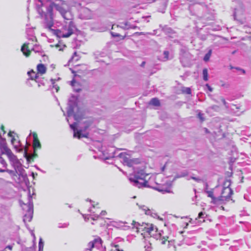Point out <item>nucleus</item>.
<instances>
[{
  "label": "nucleus",
  "mask_w": 251,
  "mask_h": 251,
  "mask_svg": "<svg viewBox=\"0 0 251 251\" xmlns=\"http://www.w3.org/2000/svg\"><path fill=\"white\" fill-rule=\"evenodd\" d=\"M93 241L95 243L96 247H99L101 246L102 242V240L100 238L95 239Z\"/></svg>",
  "instance_id": "nucleus-32"
},
{
  "label": "nucleus",
  "mask_w": 251,
  "mask_h": 251,
  "mask_svg": "<svg viewBox=\"0 0 251 251\" xmlns=\"http://www.w3.org/2000/svg\"><path fill=\"white\" fill-rule=\"evenodd\" d=\"M132 225L134 226H136V228L137 229H141V228H144V226H149L148 224L143 223V222L142 224H140L138 222H136L134 221H132Z\"/></svg>",
  "instance_id": "nucleus-27"
},
{
  "label": "nucleus",
  "mask_w": 251,
  "mask_h": 251,
  "mask_svg": "<svg viewBox=\"0 0 251 251\" xmlns=\"http://www.w3.org/2000/svg\"><path fill=\"white\" fill-rule=\"evenodd\" d=\"M99 217V215H94L93 217H92L91 218L93 220H96L98 219V218Z\"/></svg>",
  "instance_id": "nucleus-57"
},
{
  "label": "nucleus",
  "mask_w": 251,
  "mask_h": 251,
  "mask_svg": "<svg viewBox=\"0 0 251 251\" xmlns=\"http://www.w3.org/2000/svg\"><path fill=\"white\" fill-rule=\"evenodd\" d=\"M235 69L241 71L244 74H245V71L244 70L242 69L239 68H238V67L235 68Z\"/></svg>",
  "instance_id": "nucleus-60"
},
{
  "label": "nucleus",
  "mask_w": 251,
  "mask_h": 251,
  "mask_svg": "<svg viewBox=\"0 0 251 251\" xmlns=\"http://www.w3.org/2000/svg\"><path fill=\"white\" fill-rule=\"evenodd\" d=\"M119 156L120 158H123V163L126 164L128 167H132L134 164H137L139 162L138 159H131L129 157L125 155L123 153H120Z\"/></svg>",
  "instance_id": "nucleus-10"
},
{
  "label": "nucleus",
  "mask_w": 251,
  "mask_h": 251,
  "mask_svg": "<svg viewBox=\"0 0 251 251\" xmlns=\"http://www.w3.org/2000/svg\"><path fill=\"white\" fill-rule=\"evenodd\" d=\"M145 251H151V244L149 243L145 246Z\"/></svg>",
  "instance_id": "nucleus-45"
},
{
  "label": "nucleus",
  "mask_w": 251,
  "mask_h": 251,
  "mask_svg": "<svg viewBox=\"0 0 251 251\" xmlns=\"http://www.w3.org/2000/svg\"><path fill=\"white\" fill-rule=\"evenodd\" d=\"M167 2L168 0H164V1L162 3V7L158 8V10L159 12H161L162 13L165 12V10L167 5Z\"/></svg>",
  "instance_id": "nucleus-31"
},
{
  "label": "nucleus",
  "mask_w": 251,
  "mask_h": 251,
  "mask_svg": "<svg viewBox=\"0 0 251 251\" xmlns=\"http://www.w3.org/2000/svg\"><path fill=\"white\" fill-rule=\"evenodd\" d=\"M24 156L26 158L27 161L29 162L30 159H33L34 158H36L38 156L37 154L34 150V153L32 154H30L27 153V150L25 149L24 151Z\"/></svg>",
  "instance_id": "nucleus-19"
},
{
  "label": "nucleus",
  "mask_w": 251,
  "mask_h": 251,
  "mask_svg": "<svg viewBox=\"0 0 251 251\" xmlns=\"http://www.w3.org/2000/svg\"><path fill=\"white\" fill-rule=\"evenodd\" d=\"M182 93H185V94H191V90L189 87H183L182 88Z\"/></svg>",
  "instance_id": "nucleus-36"
},
{
  "label": "nucleus",
  "mask_w": 251,
  "mask_h": 251,
  "mask_svg": "<svg viewBox=\"0 0 251 251\" xmlns=\"http://www.w3.org/2000/svg\"><path fill=\"white\" fill-rule=\"evenodd\" d=\"M230 181L226 180L224 183V187L222 191L221 195L219 196V201H228L233 194L232 190L229 187Z\"/></svg>",
  "instance_id": "nucleus-6"
},
{
  "label": "nucleus",
  "mask_w": 251,
  "mask_h": 251,
  "mask_svg": "<svg viewBox=\"0 0 251 251\" xmlns=\"http://www.w3.org/2000/svg\"><path fill=\"white\" fill-rule=\"evenodd\" d=\"M141 229L142 230H145L147 232L151 234V231L154 230V226L152 224H149V226H146L144 228H141Z\"/></svg>",
  "instance_id": "nucleus-29"
},
{
  "label": "nucleus",
  "mask_w": 251,
  "mask_h": 251,
  "mask_svg": "<svg viewBox=\"0 0 251 251\" xmlns=\"http://www.w3.org/2000/svg\"><path fill=\"white\" fill-rule=\"evenodd\" d=\"M28 45L29 43H25L21 48L22 51L26 57L28 56L31 53V50L29 49Z\"/></svg>",
  "instance_id": "nucleus-20"
},
{
  "label": "nucleus",
  "mask_w": 251,
  "mask_h": 251,
  "mask_svg": "<svg viewBox=\"0 0 251 251\" xmlns=\"http://www.w3.org/2000/svg\"><path fill=\"white\" fill-rule=\"evenodd\" d=\"M10 149L7 146L6 139L2 137L0 133V155H2L5 154V152L9 150Z\"/></svg>",
  "instance_id": "nucleus-15"
},
{
  "label": "nucleus",
  "mask_w": 251,
  "mask_h": 251,
  "mask_svg": "<svg viewBox=\"0 0 251 251\" xmlns=\"http://www.w3.org/2000/svg\"><path fill=\"white\" fill-rule=\"evenodd\" d=\"M211 108L215 111H218L219 110V107L218 105H214L211 106Z\"/></svg>",
  "instance_id": "nucleus-48"
},
{
  "label": "nucleus",
  "mask_w": 251,
  "mask_h": 251,
  "mask_svg": "<svg viewBox=\"0 0 251 251\" xmlns=\"http://www.w3.org/2000/svg\"><path fill=\"white\" fill-rule=\"evenodd\" d=\"M233 17H234V20H237V17H236V11H234V12Z\"/></svg>",
  "instance_id": "nucleus-62"
},
{
  "label": "nucleus",
  "mask_w": 251,
  "mask_h": 251,
  "mask_svg": "<svg viewBox=\"0 0 251 251\" xmlns=\"http://www.w3.org/2000/svg\"><path fill=\"white\" fill-rule=\"evenodd\" d=\"M33 211H31V210L29 212L25 213L24 214V219H23L24 222H25V221L30 222L33 217Z\"/></svg>",
  "instance_id": "nucleus-22"
},
{
  "label": "nucleus",
  "mask_w": 251,
  "mask_h": 251,
  "mask_svg": "<svg viewBox=\"0 0 251 251\" xmlns=\"http://www.w3.org/2000/svg\"><path fill=\"white\" fill-rule=\"evenodd\" d=\"M89 245L91 246V247L92 248H94V247H96V245H95V243L94 242V241L90 242L89 243Z\"/></svg>",
  "instance_id": "nucleus-56"
},
{
  "label": "nucleus",
  "mask_w": 251,
  "mask_h": 251,
  "mask_svg": "<svg viewBox=\"0 0 251 251\" xmlns=\"http://www.w3.org/2000/svg\"><path fill=\"white\" fill-rule=\"evenodd\" d=\"M4 154H6L11 164H12L18 159L17 156L12 153L10 149L9 150H8V151H7L6 152H5Z\"/></svg>",
  "instance_id": "nucleus-18"
},
{
  "label": "nucleus",
  "mask_w": 251,
  "mask_h": 251,
  "mask_svg": "<svg viewBox=\"0 0 251 251\" xmlns=\"http://www.w3.org/2000/svg\"><path fill=\"white\" fill-rule=\"evenodd\" d=\"M6 172L8 173L11 176H16V174L18 175L19 172L18 171H16V170H10L9 169H6Z\"/></svg>",
  "instance_id": "nucleus-37"
},
{
  "label": "nucleus",
  "mask_w": 251,
  "mask_h": 251,
  "mask_svg": "<svg viewBox=\"0 0 251 251\" xmlns=\"http://www.w3.org/2000/svg\"><path fill=\"white\" fill-rule=\"evenodd\" d=\"M188 175V172L187 170H183V171L180 172V173H179L178 174H176L175 176L174 180H175L178 178L185 177L186 176H187Z\"/></svg>",
  "instance_id": "nucleus-28"
},
{
  "label": "nucleus",
  "mask_w": 251,
  "mask_h": 251,
  "mask_svg": "<svg viewBox=\"0 0 251 251\" xmlns=\"http://www.w3.org/2000/svg\"><path fill=\"white\" fill-rule=\"evenodd\" d=\"M51 27L48 28L59 38L69 37L76 30L75 24L71 21H70L68 26H63L62 30L53 29Z\"/></svg>",
  "instance_id": "nucleus-5"
},
{
  "label": "nucleus",
  "mask_w": 251,
  "mask_h": 251,
  "mask_svg": "<svg viewBox=\"0 0 251 251\" xmlns=\"http://www.w3.org/2000/svg\"><path fill=\"white\" fill-rule=\"evenodd\" d=\"M124 24V23L123 24ZM121 27L124 29H127V26H126L125 25H124L123 26H122Z\"/></svg>",
  "instance_id": "nucleus-63"
},
{
  "label": "nucleus",
  "mask_w": 251,
  "mask_h": 251,
  "mask_svg": "<svg viewBox=\"0 0 251 251\" xmlns=\"http://www.w3.org/2000/svg\"><path fill=\"white\" fill-rule=\"evenodd\" d=\"M210 56H211L209 55V54L206 53V54L204 56L203 60L205 62L208 61L209 60Z\"/></svg>",
  "instance_id": "nucleus-46"
},
{
  "label": "nucleus",
  "mask_w": 251,
  "mask_h": 251,
  "mask_svg": "<svg viewBox=\"0 0 251 251\" xmlns=\"http://www.w3.org/2000/svg\"><path fill=\"white\" fill-rule=\"evenodd\" d=\"M205 192L207 194V196L212 199V202L214 204H216L219 201V197H216L213 195V190H205Z\"/></svg>",
  "instance_id": "nucleus-16"
},
{
  "label": "nucleus",
  "mask_w": 251,
  "mask_h": 251,
  "mask_svg": "<svg viewBox=\"0 0 251 251\" xmlns=\"http://www.w3.org/2000/svg\"><path fill=\"white\" fill-rule=\"evenodd\" d=\"M106 213H107L105 211L103 210L100 212V215L102 216H104V215H106Z\"/></svg>",
  "instance_id": "nucleus-61"
},
{
  "label": "nucleus",
  "mask_w": 251,
  "mask_h": 251,
  "mask_svg": "<svg viewBox=\"0 0 251 251\" xmlns=\"http://www.w3.org/2000/svg\"><path fill=\"white\" fill-rule=\"evenodd\" d=\"M33 145L34 150H35V151H36L37 149H40L41 148V145L39 140L38 139L37 134L36 133H34L33 134Z\"/></svg>",
  "instance_id": "nucleus-17"
},
{
  "label": "nucleus",
  "mask_w": 251,
  "mask_h": 251,
  "mask_svg": "<svg viewBox=\"0 0 251 251\" xmlns=\"http://www.w3.org/2000/svg\"><path fill=\"white\" fill-rule=\"evenodd\" d=\"M14 169L19 172L18 175L21 176L24 180L27 179L26 174L25 173V170L22 168V164L18 159L11 164Z\"/></svg>",
  "instance_id": "nucleus-9"
},
{
  "label": "nucleus",
  "mask_w": 251,
  "mask_h": 251,
  "mask_svg": "<svg viewBox=\"0 0 251 251\" xmlns=\"http://www.w3.org/2000/svg\"><path fill=\"white\" fill-rule=\"evenodd\" d=\"M27 39L29 40L32 41H33L34 39L35 40H36V37L33 35H28Z\"/></svg>",
  "instance_id": "nucleus-51"
},
{
  "label": "nucleus",
  "mask_w": 251,
  "mask_h": 251,
  "mask_svg": "<svg viewBox=\"0 0 251 251\" xmlns=\"http://www.w3.org/2000/svg\"><path fill=\"white\" fill-rule=\"evenodd\" d=\"M23 209L26 212V213L29 212L30 210L33 211V203L32 201V198L30 195V192L28 197V201L27 203H23V205L21 204Z\"/></svg>",
  "instance_id": "nucleus-13"
},
{
  "label": "nucleus",
  "mask_w": 251,
  "mask_h": 251,
  "mask_svg": "<svg viewBox=\"0 0 251 251\" xmlns=\"http://www.w3.org/2000/svg\"><path fill=\"white\" fill-rule=\"evenodd\" d=\"M150 104L155 106H158L160 105V101L157 98H154L151 99Z\"/></svg>",
  "instance_id": "nucleus-30"
},
{
  "label": "nucleus",
  "mask_w": 251,
  "mask_h": 251,
  "mask_svg": "<svg viewBox=\"0 0 251 251\" xmlns=\"http://www.w3.org/2000/svg\"><path fill=\"white\" fill-rule=\"evenodd\" d=\"M205 214L204 212H201L199 213L198 218L202 219L204 218V215Z\"/></svg>",
  "instance_id": "nucleus-50"
},
{
  "label": "nucleus",
  "mask_w": 251,
  "mask_h": 251,
  "mask_svg": "<svg viewBox=\"0 0 251 251\" xmlns=\"http://www.w3.org/2000/svg\"><path fill=\"white\" fill-rule=\"evenodd\" d=\"M133 174L130 176L129 179L133 185L139 188L143 187H150L148 185V181L145 179L148 174H146L145 171L142 170H136L134 169Z\"/></svg>",
  "instance_id": "nucleus-3"
},
{
  "label": "nucleus",
  "mask_w": 251,
  "mask_h": 251,
  "mask_svg": "<svg viewBox=\"0 0 251 251\" xmlns=\"http://www.w3.org/2000/svg\"><path fill=\"white\" fill-rule=\"evenodd\" d=\"M205 86L210 92H212L213 91V88L208 84H206Z\"/></svg>",
  "instance_id": "nucleus-53"
},
{
  "label": "nucleus",
  "mask_w": 251,
  "mask_h": 251,
  "mask_svg": "<svg viewBox=\"0 0 251 251\" xmlns=\"http://www.w3.org/2000/svg\"><path fill=\"white\" fill-rule=\"evenodd\" d=\"M190 178H191V179H193V180H195V181H196L197 182H201L202 180L201 178H198V177H195V176H191L190 177Z\"/></svg>",
  "instance_id": "nucleus-52"
},
{
  "label": "nucleus",
  "mask_w": 251,
  "mask_h": 251,
  "mask_svg": "<svg viewBox=\"0 0 251 251\" xmlns=\"http://www.w3.org/2000/svg\"><path fill=\"white\" fill-rule=\"evenodd\" d=\"M189 10L192 15H196L199 17L198 21L196 22V27L201 29L202 27L210 25L211 22L209 21L213 20V17L211 16L209 19V17L201 16V12L205 9L203 5L200 3H196L188 6Z\"/></svg>",
  "instance_id": "nucleus-2"
},
{
  "label": "nucleus",
  "mask_w": 251,
  "mask_h": 251,
  "mask_svg": "<svg viewBox=\"0 0 251 251\" xmlns=\"http://www.w3.org/2000/svg\"><path fill=\"white\" fill-rule=\"evenodd\" d=\"M147 207L145 206L144 205L143 206V210L145 211V214L146 215H151L152 217H154L153 215H152V213L151 212V211L149 209H146Z\"/></svg>",
  "instance_id": "nucleus-38"
},
{
  "label": "nucleus",
  "mask_w": 251,
  "mask_h": 251,
  "mask_svg": "<svg viewBox=\"0 0 251 251\" xmlns=\"http://www.w3.org/2000/svg\"><path fill=\"white\" fill-rule=\"evenodd\" d=\"M36 82H37L38 83V87H40L41 85H43V86L45 85V83H44L43 80H42L40 78H39L38 80H36Z\"/></svg>",
  "instance_id": "nucleus-42"
},
{
  "label": "nucleus",
  "mask_w": 251,
  "mask_h": 251,
  "mask_svg": "<svg viewBox=\"0 0 251 251\" xmlns=\"http://www.w3.org/2000/svg\"><path fill=\"white\" fill-rule=\"evenodd\" d=\"M12 133H15L14 131H10L8 132V136H9V137H11V138H12V137H14L13 135H12Z\"/></svg>",
  "instance_id": "nucleus-58"
},
{
  "label": "nucleus",
  "mask_w": 251,
  "mask_h": 251,
  "mask_svg": "<svg viewBox=\"0 0 251 251\" xmlns=\"http://www.w3.org/2000/svg\"><path fill=\"white\" fill-rule=\"evenodd\" d=\"M39 2L41 3V5H37V9L38 13L40 14L41 17L44 20V17H43V15L46 14L45 11H46V8L48 6H49L51 3L53 2H50L49 3H44V0H38Z\"/></svg>",
  "instance_id": "nucleus-12"
},
{
  "label": "nucleus",
  "mask_w": 251,
  "mask_h": 251,
  "mask_svg": "<svg viewBox=\"0 0 251 251\" xmlns=\"http://www.w3.org/2000/svg\"><path fill=\"white\" fill-rule=\"evenodd\" d=\"M124 25H126V26H127V29H136L138 27L136 25H132L131 24H130L128 22H125L124 23Z\"/></svg>",
  "instance_id": "nucleus-39"
},
{
  "label": "nucleus",
  "mask_w": 251,
  "mask_h": 251,
  "mask_svg": "<svg viewBox=\"0 0 251 251\" xmlns=\"http://www.w3.org/2000/svg\"><path fill=\"white\" fill-rule=\"evenodd\" d=\"M198 117L200 119L201 122L204 121V118L203 117V114L199 112L198 114Z\"/></svg>",
  "instance_id": "nucleus-43"
},
{
  "label": "nucleus",
  "mask_w": 251,
  "mask_h": 251,
  "mask_svg": "<svg viewBox=\"0 0 251 251\" xmlns=\"http://www.w3.org/2000/svg\"><path fill=\"white\" fill-rule=\"evenodd\" d=\"M76 125L77 123L76 122L70 125V128L74 131V137L78 139L83 137L87 138L89 134L88 133H82L81 129L77 130L76 128Z\"/></svg>",
  "instance_id": "nucleus-11"
},
{
  "label": "nucleus",
  "mask_w": 251,
  "mask_h": 251,
  "mask_svg": "<svg viewBox=\"0 0 251 251\" xmlns=\"http://www.w3.org/2000/svg\"><path fill=\"white\" fill-rule=\"evenodd\" d=\"M111 35L113 37H120L121 36V35L118 34V33H114V32H111Z\"/></svg>",
  "instance_id": "nucleus-54"
},
{
  "label": "nucleus",
  "mask_w": 251,
  "mask_h": 251,
  "mask_svg": "<svg viewBox=\"0 0 251 251\" xmlns=\"http://www.w3.org/2000/svg\"><path fill=\"white\" fill-rule=\"evenodd\" d=\"M78 11L79 18L81 19H89L92 17V11L88 8L81 6L80 3H78Z\"/></svg>",
  "instance_id": "nucleus-8"
},
{
  "label": "nucleus",
  "mask_w": 251,
  "mask_h": 251,
  "mask_svg": "<svg viewBox=\"0 0 251 251\" xmlns=\"http://www.w3.org/2000/svg\"><path fill=\"white\" fill-rule=\"evenodd\" d=\"M221 100H222V102L223 103L224 105L226 107H227V103L226 102V100H225L224 99L222 98V99H221Z\"/></svg>",
  "instance_id": "nucleus-55"
},
{
  "label": "nucleus",
  "mask_w": 251,
  "mask_h": 251,
  "mask_svg": "<svg viewBox=\"0 0 251 251\" xmlns=\"http://www.w3.org/2000/svg\"><path fill=\"white\" fill-rule=\"evenodd\" d=\"M31 50L35 52L40 53V54L45 58H48V57L45 54H42L43 51H42L41 47L39 45H35L31 49Z\"/></svg>",
  "instance_id": "nucleus-23"
},
{
  "label": "nucleus",
  "mask_w": 251,
  "mask_h": 251,
  "mask_svg": "<svg viewBox=\"0 0 251 251\" xmlns=\"http://www.w3.org/2000/svg\"><path fill=\"white\" fill-rule=\"evenodd\" d=\"M68 105L67 116L70 117L73 115L75 120L76 121L81 120L83 115L78 107L76 99L74 96L69 100Z\"/></svg>",
  "instance_id": "nucleus-4"
},
{
  "label": "nucleus",
  "mask_w": 251,
  "mask_h": 251,
  "mask_svg": "<svg viewBox=\"0 0 251 251\" xmlns=\"http://www.w3.org/2000/svg\"><path fill=\"white\" fill-rule=\"evenodd\" d=\"M155 189L158 191L162 193L163 194L171 192L169 187H167L163 185H159L156 187Z\"/></svg>",
  "instance_id": "nucleus-21"
},
{
  "label": "nucleus",
  "mask_w": 251,
  "mask_h": 251,
  "mask_svg": "<svg viewBox=\"0 0 251 251\" xmlns=\"http://www.w3.org/2000/svg\"><path fill=\"white\" fill-rule=\"evenodd\" d=\"M53 8L58 11L65 20L69 21L73 19V15L70 11L64 9L59 5L52 3L49 6L46 8V11L45 12L46 14L43 15L44 17V25L46 28H50L54 25Z\"/></svg>",
  "instance_id": "nucleus-1"
},
{
  "label": "nucleus",
  "mask_w": 251,
  "mask_h": 251,
  "mask_svg": "<svg viewBox=\"0 0 251 251\" xmlns=\"http://www.w3.org/2000/svg\"><path fill=\"white\" fill-rule=\"evenodd\" d=\"M75 91L76 92H79L81 91V89L80 88H75Z\"/></svg>",
  "instance_id": "nucleus-64"
},
{
  "label": "nucleus",
  "mask_w": 251,
  "mask_h": 251,
  "mask_svg": "<svg viewBox=\"0 0 251 251\" xmlns=\"http://www.w3.org/2000/svg\"><path fill=\"white\" fill-rule=\"evenodd\" d=\"M163 54L164 55V58H166V59H168V57H169V52L167 50H165L164 51Z\"/></svg>",
  "instance_id": "nucleus-49"
},
{
  "label": "nucleus",
  "mask_w": 251,
  "mask_h": 251,
  "mask_svg": "<svg viewBox=\"0 0 251 251\" xmlns=\"http://www.w3.org/2000/svg\"><path fill=\"white\" fill-rule=\"evenodd\" d=\"M37 70L38 73L41 75L44 74L46 72V67L43 64H39L37 66Z\"/></svg>",
  "instance_id": "nucleus-25"
},
{
  "label": "nucleus",
  "mask_w": 251,
  "mask_h": 251,
  "mask_svg": "<svg viewBox=\"0 0 251 251\" xmlns=\"http://www.w3.org/2000/svg\"><path fill=\"white\" fill-rule=\"evenodd\" d=\"M76 83V82L75 81V79H73L72 81H71V85L73 86H75V84Z\"/></svg>",
  "instance_id": "nucleus-59"
},
{
  "label": "nucleus",
  "mask_w": 251,
  "mask_h": 251,
  "mask_svg": "<svg viewBox=\"0 0 251 251\" xmlns=\"http://www.w3.org/2000/svg\"><path fill=\"white\" fill-rule=\"evenodd\" d=\"M108 150V151H112V153L109 154L108 156L106 157V159H108L109 158L114 157L115 156V151L114 149L113 148H110Z\"/></svg>",
  "instance_id": "nucleus-34"
},
{
  "label": "nucleus",
  "mask_w": 251,
  "mask_h": 251,
  "mask_svg": "<svg viewBox=\"0 0 251 251\" xmlns=\"http://www.w3.org/2000/svg\"><path fill=\"white\" fill-rule=\"evenodd\" d=\"M69 224L64 223V224H58V228H66L68 226Z\"/></svg>",
  "instance_id": "nucleus-44"
},
{
  "label": "nucleus",
  "mask_w": 251,
  "mask_h": 251,
  "mask_svg": "<svg viewBox=\"0 0 251 251\" xmlns=\"http://www.w3.org/2000/svg\"><path fill=\"white\" fill-rule=\"evenodd\" d=\"M203 79L206 81L208 80V71L207 69L205 68L202 71Z\"/></svg>",
  "instance_id": "nucleus-33"
},
{
  "label": "nucleus",
  "mask_w": 251,
  "mask_h": 251,
  "mask_svg": "<svg viewBox=\"0 0 251 251\" xmlns=\"http://www.w3.org/2000/svg\"><path fill=\"white\" fill-rule=\"evenodd\" d=\"M159 26L162 28V30L164 32V33L169 37L171 38H175L177 36L176 32L171 27L168 25L162 26L161 25Z\"/></svg>",
  "instance_id": "nucleus-14"
},
{
  "label": "nucleus",
  "mask_w": 251,
  "mask_h": 251,
  "mask_svg": "<svg viewBox=\"0 0 251 251\" xmlns=\"http://www.w3.org/2000/svg\"><path fill=\"white\" fill-rule=\"evenodd\" d=\"M50 81L51 82V84L52 85V87L54 88L55 89L56 92H58V91L59 90V87L58 85L55 84V79L51 78Z\"/></svg>",
  "instance_id": "nucleus-35"
},
{
  "label": "nucleus",
  "mask_w": 251,
  "mask_h": 251,
  "mask_svg": "<svg viewBox=\"0 0 251 251\" xmlns=\"http://www.w3.org/2000/svg\"><path fill=\"white\" fill-rule=\"evenodd\" d=\"M16 141V139L14 137H12V139H11V144L14 146V148L16 150V151L18 152H22L23 151V148H19L18 147V146L20 145V146H21V143H20V141H19L18 142V145H14V143H15V141Z\"/></svg>",
  "instance_id": "nucleus-26"
},
{
  "label": "nucleus",
  "mask_w": 251,
  "mask_h": 251,
  "mask_svg": "<svg viewBox=\"0 0 251 251\" xmlns=\"http://www.w3.org/2000/svg\"><path fill=\"white\" fill-rule=\"evenodd\" d=\"M2 155H0V163L1 165H2L3 167H7V163L5 160L3 159V158L1 156Z\"/></svg>",
  "instance_id": "nucleus-41"
},
{
  "label": "nucleus",
  "mask_w": 251,
  "mask_h": 251,
  "mask_svg": "<svg viewBox=\"0 0 251 251\" xmlns=\"http://www.w3.org/2000/svg\"><path fill=\"white\" fill-rule=\"evenodd\" d=\"M180 61L183 67H187L191 59V55L185 48H181L179 53Z\"/></svg>",
  "instance_id": "nucleus-7"
},
{
  "label": "nucleus",
  "mask_w": 251,
  "mask_h": 251,
  "mask_svg": "<svg viewBox=\"0 0 251 251\" xmlns=\"http://www.w3.org/2000/svg\"><path fill=\"white\" fill-rule=\"evenodd\" d=\"M6 133V131L4 130V127L3 126H1V127H0V133H1V134H3L4 135V134H5Z\"/></svg>",
  "instance_id": "nucleus-47"
},
{
  "label": "nucleus",
  "mask_w": 251,
  "mask_h": 251,
  "mask_svg": "<svg viewBox=\"0 0 251 251\" xmlns=\"http://www.w3.org/2000/svg\"><path fill=\"white\" fill-rule=\"evenodd\" d=\"M27 74L30 77V79L31 80H34L36 81V80H38L39 78V75L38 74H35V72L33 70L28 72Z\"/></svg>",
  "instance_id": "nucleus-24"
},
{
  "label": "nucleus",
  "mask_w": 251,
  "mask_h": 251,
  "mask_svg": "<svg viewBox=\"0 0 251 251\" xmlns=\"http://www.w3.org/2000/svg\"><path fill=\"white\" fill-rule=\"evenodd\" d=\"M44 248V242L42 238H40L39 242V251H43Z\"/></svg>",
  "instance_id": "nucleus-40"
}]
</instances>
